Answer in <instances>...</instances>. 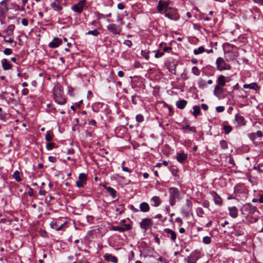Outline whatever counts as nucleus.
I'll return each instance as SVG.
<instances>
[{"label": "nucleus", "mask_w": 263, "mask_h": 263, "mask_svg": "<svg viewBox=\"0 0 263 263\" xmlns=\"http://www.w3.org/2000/svg\"><path fill=\"white\" fill-rule=\"evenodd\" d=\"M117 21L120 23V25L110 23L106 26L107 30L114 35H119L122 31V25L123 24L122 18L118 16Z\"/></svg>", "instance_id": "f257e3e1"}, {"label": "nucleus", "mask_w": 263, "mask_h": 263, "mask_svg": "<svg viewBox=\"0 0 263 263\" xmlns=\"http://www.w3.org/2000/svg\"><path fill=\"white\" fill-rule=\"evenodd\" d=\"M169 201L171 205L173 206L175 204L177 200L181 199V194L178 189L176 187H171L169 189Z\"/></svg>", "instance_id": "f03ea898"}, {"label": "nucleus", "mask_w": 263, "mask_h": 263, "mask_svg": "<svg viewBox=\"0 0 263 263\" xmlns=\"http://www.w3.org/2000/svg\"><path fill=\"white\" fill-rule=\"evenodd\" d=\"M217 69L219 71L230 70L231 66L227 64L222 58H218L216 61Z\"/></svg>", "instance_id": "7ed1b4c3"}, {"label": "nucleus", "mask_w": 263, "mask_h": 263, "mask_svg": "<svg viewBox=\"0 0 263 263\" xmlns=\"http://www.w3.org/2000/svg\"><path fill=\"white\" fill-rule=\"evenodd\" d=\"M164 13L167 17L172 20L177 21L179 19V16L177 15V11L175 9L169 8L165 10Z\"/></svg>", "instance_id": "20e7f679"}, {"label": "nucleus", "mask_w": 263, "mask_h": 263, "mask_svg": "<svg viewBox=\"0 0 263 263\" xmlns=\"http://www.w3.org/2000/svg\"><path fill=\"white\" fill-rule=\"evenodd\" d=\"M86 7V0H81L78 4L74 5L71 9L76 12L81 13Z\"/></svg>", "instance_id": "39448f33"}, {"label": "nucleus", "mask_w": 263, "mask_h": 263, "mask_svg": "<svg viewBox=\"0 0 263 263\" xmlns=\"http://www.w3.org/2000/svg\"><path fill=\"white\" fill-rule=\"evenodd\" d=\"M255 211V207L252 206L250 204H245L241 209V211L242 214L248 215L254 213Z\"/></svg>", "instance_id": "423d86ee"}, {"label": "nucleus", "mask_w": 263, "mask_h": 263, "mask_svg": "<svg viewBox=\"0 0 263 263\" xmlns=\"http://www.w3.org/2000/svg\"><path fill=\"white\" fill-rule=\"evenodd\" d=\"M153 224L152 221L151 219L146 218L141 221L140 223V227L142 229L145 230L149 229Z\"/></svg>", "instance_id": "0eeeda50"}, {"label": "nucleus", "mask_w": 263, "mask_h": 263, "mask_svg": "<svg viewBox=\"0 0 263 263\" xmlns=\"http://www.w3.org/2000/svg\"><path fill=\"white\" fill-rule=\"evenodd\" d=\"M229 215L233 218H236L238 216V210L235 206L228 208Z\"/></svg>", "instance_id": "6e6552de"}, {"label": "nucleus", "mask_w": 263, "mask_h": 263, "mask_svg": "<svg viewBox=\"0 0 263 263\" xmlns=\"http://www.w3.org/2000/svg\"><path fill=\"white\" fill-rule=\"evenodd\" d=\"M210 194L212 196L214 202L218 205H221L222 204V200L221 197L215 192H211Z\"/></svg>", "instance_id": "1a4fd4ad"}, {"label": "nucleus", "mask_w": 263, "mask_h": 263, "mask_svg": "<svg viewBox=\"0 0 263 263\" xmlns=\"http://www.w3.org/2000/svg\"><path fill=\"white\" fill-rule=\"evenodd\" d=\"M169 8L167 2H162V1L159 2L157 9L159 12L162 13L163 10L165 11V10L168 9Z\"/></svg>", "instance_id": "9d476101"}, {"label": "nucleus", "mask_w": 263, "mask_h": 263, "mask_svg": "<svg viewBox=\"0 0 263 263\" xmlns=\"http://www.w3.org/2000/svg\"><path fill=\"white\" fill-rule=\"evenodd\" d=\"M54 98L56 103L60 105H63L65 103L66 100L63 97V94L53 95Z\"/></svg>", "instance_id": "9b49d317"}, {"label": "nucleus", "mask_w": 263, "mask_h": 263, "mask_svg": "<svg viewBox=\"0 0 263 263\" xmlns=\"http://www.w3.org/2000/svg\"><path fill=\"white\" fill-rule=\"evenodd\" d=\"M235 119L238 126H243L246 124V121L244 117L241 116L240 114H236L235 115Z\"/></svg>", "instance_id": "f8f14e48"}, {"label": "nucleus", "mask_w": 263, "mask_h": 263, "mask_svg": "<svg viewBox=\"0 0 263 263\" xmlns=\"http://www.w3.org/2000/svg\"><path fill=\"white\" fill-rule=\"evenodd\" d=\"M164 232L165 233H166L168 235V237H170L171 240L174 242H175L176 239V233L173 231L172 230L170 229H165L164 230Z\"/></svg>", "instance_id": "ddd939ff"}, {"label": "nucleus", "mask_w": 263, "mask_h": 263, "mask_svg": "<svg viewBox=\"0 0 263 263\" xmlns=\"http://www.w3.org/2000/svg\"><path fill=\"white\" fill-rule=\"evenodd\" d=\"M104 258L107 261L112 263L118 262V258L115 256H112L111 254L106 253L104 256Z\"/></svg>", "instance_id": "4468645a"}, {"label": "nucleus", "mask_w": 263, "mask_h": 263, "mask_svg": "<svg viewBox=\"0 0 263 263\" xmlns=\"http://www.w3.org/2000/svg\"><path fill=\"white\" fill-rule=\"evenodd\" d=\"M61 39L55 37L49 44L50 48H54L58 47L62 43Z\"/></svg>", "instance_id": "2eb2a0df"}, {"label": "nucleus", "mask_w": 263, "mask_h": 263, "mask_svg": "<svg viewBox=\"0 0 263 263\" xmlns=\"http://www.w3.org/2000/svg\"><path fill=\"white\" fill-rule=\"evenodd\" d=\"M53 95H60L63 94V89L62 86L59 84L57 83L54 85L53 89Z\"/></svg>", "instance_id": "dca6fc26"}, {"label": "nucleus", "mask_w": 263, "mask_h": 263, "mask_svg": "<svg viewBox=\"0 0 263 263\" xmlns=\"http://www.w3.org/2000/svg\"><path fill=\"white\" fill-rule=\"evenodd\" d=\"M226 77L224 76H220L218 77L217 80V89H218L219 87H223L226 84Z\"/></svg>", "instance_id": "f3484780"}, {"label": "nucleus", "mask_w": 263, "mask_h": 263, "mask_svg": "<svg viewBox=\"0 0 263 263\" xmlns=\"http://www.w3.org/2000/svg\"><path fill=\"white\" fill-rule=\"evenodd\" d=\"M151 204L154 206H159L161 202V201L158 196H154L151 200Z\"/></svg>", "instance_id": "a211bd4d"}, {"label": "nucleus", "mask_w": 263, "mask_h": 263, "mask_svg": "<svg viewBox=\"0 0 263 263\" xmlns=\"http://www.w3.org/2000/svg\"><path fill=\"white\" fill-rule=\"evenodd\" d=\"M2 65L4 70H9L11 68V65L9 62L6 59H3L2 60Z\"/></svg>", "instance_id": "6ab92c4d"}, {"label": "nucleus", "mask_w": 263, "mask_h": 263, "mask_svg": "<svg viewBox=\"0 0 263 263\" xmlns=\"http://www.w3.org/2000/svg\"><path fill=\"white\" fill-rule=\"evenodd\" d=\"M234 190L235 192L241 193L245 192L246 189L243 184L238 183L235 186Z\"/></svg>", "instance_id": "aec40b11"}, {"label": "nucleus", "mask_w": 263, "mask_h": 263, "mask_svg": "<svg viewBox=\"0 0 263 263\" xmlns=\"http://www.w3.org/2000/svg\"><path fill=\"white\" fill-rule=\"evenodd\" d=\"M140 209L141 211L147 212L149 210V206L147 203L144 202L140 204Z\"/></svg>", "instance_id": "412c9836"}, {"label": "nucleus", "mask_w": 263, "mask_h": 263, "mask_svg": "<svg viewBox=\"0 0 263 263\" xmlns=\"http://www.w3.org/2000/svg\"><path fill=\"white\" fill-rule=\"evenodd\" d=\"M187 158V155L184 153L178 154L177 156V160L180 163H182Z\"/></svg>", "instance_id": "4be33fe9"}, {"label": "nucleus", "mask_w": 263, "mask_h": 263, "mask_svg": "<svg viewBox=\"0 0 263 263\" xmlns=\"http://www.w3.org/2000/svg\"><path fill=\"white\" fill-rule=\"evenodd\" d=\"M243 88L245 89H251L254 90H257L259 87L255 83H252L249 84H244L243 86Z\"/></svg>", "instance_id": "5701e85b"}, {"label": "nucleus", "mask_w": 263, "mask_h": 263, "mask_svg": "<svg viewBox=\"0 0 263 263\" xmlns=\"http://www.w3.org/2000/svg\"><path fill=\"white\" fill-rule=\"evenodd\" d=\"M198 257L195 254H191L187 258L188 263H196Z\"/></svg>", "instance_id": "b1692460"}, {"label": "nucleus", "mask_w": 263, "mask_h": 263, "mask_svg": "<svg viewBox=\"0 0 263 263\" xmlns=\"http://www.w3.org/2000/svg\"><path fill=\"white\" fill-rule=\"evenodd\" d=\"M187 104V101L184 100H179L176 102V106L179 109H183Z\"/></svg>", "instance_id": "393cba45"}, {"label": "nucleus", "mask_w": 263, "mask_h": 263, "mask_svg": "<svg viewBox=\"0 0 263 263\" xmlns=\"http://www.w3.org/2000/svg\"><path fill=\"white\" fill-rule=\"evenodd\" d=\"M223 92V87H219L218 89H217V86H215L214 90V94L218 98L221 97V95Z\"/></svg>", "instance_id": "a878e982"}, {"label": "nucleus", "mask_w": 263, "mask_h": 263, "mask_svg": "<svg viewBox=\"0 0 263 263\" xmlns=\"http://www.w3.org/2000/svg\"><path fill=\"white\" fill-rule=\"evenodd\" d=\"M103 186L106 189L108 192H109L112 198H115L116 196V191L111 187L106 186L103 185Z\"/></svg>", "instance_id": "bb28decb"}, {"label": "nucleus", "mask_w": 263, "mask_h": 263, "mask_svg": "<svg viewBox=\"0 0 263 263\" xmlns=\"http://www.w3.org/2000/svg\"><path fill=\"white\" fill-rule=\"evenodd\" d=\"M185 206H186V208H185V211L187 213L190 212L191 211V210L192 206V203L190 199H187L186 200Z\"/></svg>", "instance_id": "cd10ccee"}, {"label": "nucleus", "mask_w": 263, "mask_h": 263, "mask_svg": "<svg viewBox=\"0 0 263 263\" xmlns=\"http://www.w3.org/2000/svg\"><path fill=\"white\" fill-rule=\"evenodd\" d=\"M51 7L52 9H53L55 11H60L62 10V8L59 5H58L55 2H53L51 3Z\"/></svg>", "instance_id": "c85d7f7f"}, {"label": "nucleus", "mask_w": 263, "mask_h": 263, "mask_svg": "<svg viewBox=\"0 0 263 263\" xmlns=\"http://www.w3.org/2000/svg\"><path fill=\"white\" fill-rule=\"evenodd\" d=\"M205 51V49L202 46L198 47L197 49L194 50V53L196 55L200 54Z\"/></svg>", "instance_id": "c756f323"}, {"label": "nucleus", "mask_w": 263, "mask_h": 263, "mask_svg": "<svg viewBox=\"0 0 263 263\" xmlns=\"http://www.w3.org/2000/svg\"><path fill=\"white\" fill-rule=\"evenodd\" d=\"M13 177L16 181H21L20 173L18 171H15L13 175Z\"/></svg>", "instance_id": "7c9ffc66"}, {"label": "nucleus", "mask_w": 263, "mask_h": 263, "mask_svg": "<svg viewBox=\"0 0 263 263\" xmlns=\"http://www.w3.org/2000/svg\"><path fill=\"white\" fill-rule=\"evenodd\" d=\"M193 109H194V111L193 112V115L194 116H197L200 113V107L198 106L195 105L193 107Z\"/></svg>", "instance_id": "2f4dec72"}, {"label": "nucleus", "mask_w": 263, "mask_h": 263, "mask_svg": "<svg viewBox=\"0 0 263 263\" xmlns=\"http://www.w3.org/2000/svg\"><path fill=\"white\" fill-rule=\"evenodd\" d=\"M192 71L193 73L196 76H199L200 74V71L198 68L196 66H194L192 69Z\"/></svg>", "instance_id": "473e14b6"}, {"label": "nucleus", "mask_w": 263, "mask_h": 263, "mask_svg": "<svg viewBox=\"0 0 263 263\" xmlns=\"http://www.w3.org/2000/svg\"><path fill=\"white\" fill-rule=\"evenodd\" d=\"M88 35H92L95 36H97L99 34V31L97 29H94L92 31H89L87 32Z\"/></svg>", "instance_id": "72a5a7b5"}, {"label": "nucleus", "mask_w": 263, "mask_h": 263, "mask_svg": "<svg viewBox=\"0 0 263 263\" xmlns=\"http://www.w3.org/2000/svg\"><path fill=\"white\" fill-rule=\"evenodd\" d=\"M203 242L204 244L209 245L211 242V238L210 236H204L203 238Z\"/></svg>", "instance_id": "f704fd0d"}, {"label": "nucleus", "mask_w": 263, "mask_h": 263, "mask_svg": "<svg viewBox=\"0 0 263 263\" xmlns=\"http://www.w3.org/2000/svg\"><path fill=\"white\" fill-rule=\"evenodd\" d=\"M196 213L199 217H202L204 214V211L201 208H197L196 209Z\"/></svg>", "instance_id": "c9c22d12"}, {"label": "nucleus", "mask_w": 263, "mask_h": 263, "mask_svg": "<svg viewBox=\"0 0 263 263\" xmlns=\"http://www.w3.org/2000/svg\"><path fill=\"white\" fill-rule=\"evenodd\" d=\"M223 129L224 130L225 134H228L232 131V128L230 126L224 125L223 126Z\"/></svg>", "instance_id": "e433bc0d"}, {"label": "nucleus", "mask_w": 263, "mask_h": 263, "mask_svg": "<svg viewBox=\"0 0 263 263\" xmlns=\"http://www.w3.org/2000/svg\"><path fill=\"white\" fill-rule=\"evenodd\" d=\"M45 139L47 141H51L52 139V137L51 135L50 134V133L49 131H47L46 132V136H45Z\"/></svg>", "instance_id": "4c0bfd02"}, {"label": "nucleus", "mask_w": 263, "mask_h": 263, "mask_svg": "<svg viewBox=\"0 0 263 263\" xmlns=\"http://www.w3.org/2000/svg\"><path fill=\"white\" fill-rule=\"evenodd\" d=\"M136 120L138 122H142L144 120V117L143 115L139 114L136 116Z\"/></svg>", "instance_id": "58836bf2"}, {"label": "nucleus", "mask_w": 263, "mask_h": 263, "mask_svg": "<svg viewBox=\"0 0 263 263\" xmlns=\"http://www.w3.org/2000/svg\"><path fill=\"white\" fill-rule=\"evenodd\" d=\"M111 230H112L114 231H119L121 232H124V229L122 228V227H119V226L112 227L111 228Z\"/></svg>", "instance_id": "ea45409f"}, {"label": "nucleus", "mask_w": 263, "mask_h": 263, "mask_svg": "<svg viewBox=\"0 0 263 263\" xmlns=\"http://www.w3.org/2000/svg\"><path fill=\"white\" fill-rule=\"evenodd\" d=\"M220 144L222 148L226 149L228 147L227 142L226 140H221L220 141Z\"/></svg>", "instance_id": "a19ab883"}, {"label": "nucleus", "mask_w": 263, "mask_h": 263, "mask_svg": "<svg viewBox=\"0 0 263 263\" xmlns=\"http://www.w3.org/2000/svg\"><path fill=\"white\" fill-rule=\"evenodd\" d=\"M80 181H84L87 180V175L84 173H81L79 176Z\"/></svg>", "instance_id": "79ce46f5"}, {"label": "nucleus", "mask_w": 263, "mask_h": 263, "mask_svg": "<svg viewBox=\"0 0 263 263\" xmlns=\"http://www.w3.org/2000/svg\"><path fill=\"white\" fill-rule=\"evenodd\" d=\"M58 226V222L57 221L53 220L50 223V227L52 229H56Z\"/></svg>", "instance_id": "37998d69"}, {"label": "nucleus", "mask_w": 263, "mask_h": 263, "mask_svg": "<svg viewBox=\"0 0 263 263\" xmlns=\"http://www.w3.org/2000/svg\"><path fill=\"white\" fill-rule=\"evenodd\" d=\"M184 130H189L193 132H195V128L194 127H191L189 125H186L183 128Z\"/></svg>", "instance_id": "c03bdc74"}, {"label": "nucleus", "mask_w": 263, "mask_h": 263, "mask_svg": "<svg viewBox=\"0 0 263 263\" xmlns=\"http://www.w3.org/2000/svg\"><path fill=\"white\" fill-rule=\"evenodd\" d=\"M12 53V50L10 48H6L4 50V53L6 55H10Z\"/></svg>", "instance_id": "a18cd8bd"}, {"label": "nucleus", "mask_w": 263, "mask_h": 263, "mask_svg": "<svg viewBox=\"0 0 263 263\" xmlns=\"http://www.w3.org/2000/svg\"><path fill=\"white\" fill-rule=\"evenodd\" d=\"M54 147V143H48L46 145V148L47 150H51Z\"/></svg>", "instance_id": "49530a36"}, {"label": "nucleus", "mask_w": 263, "mask_h": 263, "mask_svg": "<svg viewBox=\"0 0 263 263\" xmlns=\"http://www.w3.org/2000/svg\"><path fill=\"white\" fill-rule=\"evenodd\" d=\"M163 52H161L158 50L155 54V57L156 58H159L160 57H161L163 55Z\"/></svg>", "instance_id": "de8ad7c7"}, {"label": "nucleus", "mask_w": 263, "mask_h": 263, "mask_svg": "<svg viewBox=\"0 0 263 263\" xmlns=\"http://www.w3.org/2000/svg\"><path fill=\"white\" fill-rule=\"evenodd\" d=\"M216 110L218 112H222L224 110V107L222 106H217L216 108Z\"/></svg>", "instance_id": "09e8293b"}, {"label": "nucleus", "mask_w": 263, "mask_h": 263, "mask_svg": "<svg viewBox=\"0 0 263 263\" xmlns=\"http://www.w3.org/2000/svg\"><path fill=\"white\" fill-rule=\"evenodd\" d=\"M141 55L144 57L146 60L149 59V55L147 52L145 51L142 50L141 51Z\"/></svg>", "instance_id": "8fccbe9b"}, {"label": "nucleus", "mask_w": 263, "mask_h": 263, "mask_svg": "<svg viewBox=\"0 0 263 263\" xmlns=\"http://www.w3.org/2000/svg\"><path fill=\"white\" fill-rule=\"evenodd\" d=\"M124 44L129 47H130L133 45L132 42L130 40H125L124 42Z\"/></svg>", "instance_id": "3c124183"}, {"label": "nucleus", "mask_w": 263, "mask_h": 263, "mask_svg": "<svg viewBox=\"0 0 263 263\" xmlns=\"http://www.w3.org/2000/svg\"><path fill=\"white\" fill-rule=\"evenodd\" d=\"M66 225V222H64L62 224H61L60 226H59L58 227H57V228H56V230L59 231H60Z\"/></svg>", "instance_id": "603ef678"}, {"label": "nucleus", "mask_w": 263, "mask_h": 263, "mask_svg": "<svg viewBox=\"0 0 263 263\" xmlns=\"http://www.w3.org/2000/svg\"><path fill=\"white\" fill-rule=\"evenodd\" d=\"M3 37H4V41L5 42H7V43H12L14 42V41L13 39H11V38H9L8 39H7L6 36H2Z\"/></svg>", "instance_id": "864d4df0"}, {"label": "nucleus", "mask_w": 263, "mask_h": 263, "mask_svg": "<svg viewBox=\"0 0 263 263\" xmlns=\"http://www.w3.org/2000/svg\"><path fill=\"white\" fill-rule=\"evenodd\" d=\"M122 228L124 229V231H128L131 229V226L129 224H126Z\"/></svg>", "instance_id": "5fc2aeb1"}, {"label": "nucleus", "mask_w": 263, "mask_h": 263, "mask_svg": "<svg viewBox=\"0 0 263 263\" xmlns=\"http://www.w3.org/2000/svg\"><path fill=\"white\" fill-rule=\"evenodd\" d=\"M88 124L93 126H96L97 124L96 121L93 119H90L88 121Z\"/></svg>", "instance_id": "6e6d98bb"}, {"label": "nucleus", "mask_w": 263, "mask_h": 263, "mask_svg": "<svg viewBox=\"0 0 263 263\" xmlns=\"http://www.w3.org/2000/svg\"><path fill=\"white\" fill-rule=\"evenodd\" d=\"M202 204L204 208H209L210 203L208 200H204L203 201Z\"/></svg>", "instance_id": "4d7b16f0"}, {"label": "nucleus", "mask_w": 263, "mask_h": 263, "mask_svg": "<svg viewBox=\"0 0 263 263\" xmlns=\"http://www.w3.org/2000/svg\"><path fill=\"white\" fill-rule=\"evenodd\" d=\"M48 160L50 162L55 163L56 162V158L53 156H49Z\"/></svg>", "instance_id": "13d9d810"}, {"label": "nucleus", "mask_w": 263, "mask_h": 263, "mask_svg": "<svg viewBox=\"0 0 263 263\" xmlns=\"http://www.w3.org/2000/svg\"><path fill=\"white\" fill-rule=\"evenodd\" d=\"M86 182H76L77 186L79 187H83Z\"/></svg>", "instance_id": "bf43d9fd"}, {"label": "nucleus", "mask_w": 263, "mask_h": 263, "mask_svg": "<svg viewBox=\"0 0 263 263\" xmlns=\"http://www.w3.org/2000/svg\"><path fill=\"white\" fill-rule=\"evenodd\" d=\"M22 24L25 26H27L28 24V20L26 18H23L22 20Z\"/></svg>", "instance_id": "052dcab7"}, {"label": "nucleus", "mask_w": 263, "mask_h": 263, "mask_svg": "<svg viewBox=\"0 0 263 263\" xmlns=\"http://www.w3.org/2000/svg\"><path fill=\"white\" fill-rule=\"evenodd\" d=\"M258 197H259L258 202L262 203H263V194H259Z\"/></svg>", "instance_id": "680f3d73"}, {"label": "nucleus", "mask_w": 263, "mask_h": 263, "mask_svg": "<svg viewBox=\"0 0 263 263\" xmlns=\"http://www.w3.org/2000/svg\"><path fill=\"white\" fill-rule=\"evenodd\" d=\"M117 7L119 9L122 10L124 8V6L122 3H119L118 4Z\"/></svg>", "instance_id": "e2e57ef3"}, {"label": "nucleus", "mask_w": 263, "mask_h": 263, "mask_svg": "<svg viewBox=\"0 0 263 263\" xmlns=\"http://www.w3.org/2000/svg\"><path fill=\"white\" fill-rule=\"evenodd\" d=\"M201 106L202 109H203L204 110H207L208 109V106L205 104H202Z\"/></svg>", "instance_id": "0e129e2a"}, {"label": "nucleus", "mask_w": 263, "mask_h": 263, "mask_svg": "<svg viewBox=\"0 0 263 263\" xmlns=\"http://www.w3.org/2000/svg\"><path fill=\"white\" fill-rule=\"evenodd\" d=\"M254 2L263 6V0H252Z\"/></svg>", "instance_id": "69168bd1"}, {"label": "nucleus", "mask_w": 263, "mask_h": 263, "mask_svg": "<svg viewBox=\"0 0 263 263\" xmlns=\"http://www.w3.org/2000/svg\"><path fill=\"white\" fill-rule=\"evenodd\" d=\"M118 75L120 77H122L124 75V73L122 71H119L118 72Z\"/></svg>", "instance_id": "338daca9"}, {"label": "nucleus", "mask_w": 263, "mask_h": 263, "mask_svg": "<svg viewBox=\"0 0 263 263\" xmlns=\"http://www.w3.org/2000/svg\"><path fill=\"white\" fill-rule=\"evenodd\" d=\"M78 263H89V262L85 259L80 261Z\"/></svg>", "instance_id": "774afa93"}]
</instances>
